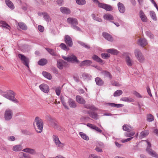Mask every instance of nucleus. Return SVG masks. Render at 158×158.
Here are the masks:
<instances>
[{
    "label": "nucleus",
    "mask_w": 158,
    "mask_h": 158,
    "mask_svg": "<svg viewBox=\"0 0 158 158\" xmlns=\"http://www.w3.org/2000/svg\"><path fill=\"white\" fill-rule=\"evenodd\" d=\"M34 125L35 129L38 133L42 131L44 126L43 120L38 117H36L35 119Z\"/></svg>",
    "instance_id": "f257e3e1"
},
{
    "label": "nucleus",
    "mask_w": 158,
    "mask_h": 158,
    "mask_svg": "<svg viewBox=\"0 0 158 158\" xmlns=\"http://www.w3.org/2000/svg\"><path fill=\"white\" fill-rule=\"evenodd\" d=\"M2 95L4 97L12 101L14 103H18L19 102L15 98V93L11 90H7Z\"/></svg>",
    "instance_id": "f03ea898"
},
{
    "label": "nucleus",
    "mask_w": 158,
    "mask_h": 158,
    "mask_svg": "<svg viewBox=\"0 0 158 158\" xmlns=\"http://www.w3.org/2000/svg\"><path fill=\"white\" fill-rule=\"evenodd\" d=\"M147 143V147L146 149L147 152L151 156L156 158H158V155L151 148V145L150 142L147 140H145Z\"/></svg>",
    "instance_id": "7ed1b4c3"
},
{
    "label": "nucleus",
    "mask_w": 158,
    "mask_h": 158,
    "mask_svg": "<svg viewBox=\"0 0 158 158\" xmlns=\"http://www.w3.org/2000/svg\"><path fill=\"white\" fill-rule=\"evenodd\" d=\"M135 55L138 61L140 63H143L145 60V58L141 51L136 49L135 50Z\"/></svg>",
    "instance_id": "20e7f679"
},
{
    "label": "nucleus",
    "mask_w": 158,
    "mask_h": 158,
    "mask_svg": "<svg viewBox=\"0 0 158 158\" xmlns=\"http://www.w3.org/2000/svg\"><path fill=\"white\" fill-rule=\"evenodd\" d=\"M18 56L20 59L23 64L27 66L29 69V59L26 57L23 54H19Z\"/></svg>",
    "instance_id": "39448f33"
},
{
    "label": "nucleus",
    "mask_w": 158,
    "mask_h": 158,
    "mask_svg": "<svg viewBox=\"0 0 158 158\" xmlns=\"http://www.w3.org/2000/svg\"><path fill=\"white\" fill-rule=\"evenodd\" d=\"M125 58L127 64L129 67L132 66L134 63V62L132 59L131 58L130 55L126 54L125 55Z\"/></svg>",
    "instance_id": "423d86ee"
},
{
    "label": "nucleus",
    "mask_w": 158,
    "mask_h": 158,
    "mask_svg": "<svg viewBox=\"0 0 158 158\" xmlns=\"http://www.w3.org/2000/svg\"><path fill=\"white\" fill-rule=\"evenodd\" d=\"M13 115V112L10 109L6 110L5 112L4 118L6 120H10L11 119Z\"/></svg>",
    "instance_id": "0eeeda50"
},
{
    "label": "nucleus",
    "mask_w": 158,
    "mask_h": 158,
    "mask_svg": "<svg viewBox=\"0 0 158 158\" xmlns=\"http://www.w3.org/2000/svg\"><path fill=\"white\" fill-rule=\"evenodd\" d=\"M98 7L104 9L107 11H111L113 10V8L111 6L105 3H99V5H98Z\"/></svg>",
    "instance_id": "6e6552de"
},
{
    "label": "nucleus",
    "mask_w": 158,
    "mask_h": 158,
    "mask_svg": "<svg viewBox=\"0 0 158 158\" xmlns=\"http://www.w3.org/2000/svg\"><path fill=\"white\" fill-rule=\"evenodd\" d=\"M52 137L53 141L57 146L59 147L62 148L64 146V144L60 142L57 136L54 135H53Z\"/></svg>",
    "instance_id": "1a4fd4ad"
},
{
    "label": "nucleus",
    "mask_w": 158,
    "mask_h": 158,
    "mask_svg": "<svg viewBox=\"0 0 158 158\" xmlns=\"http://www.w3.org/2000/svg\"><path fill=\"white\" fill-rule=\"evenodd\" d=\"M64 41L66 44L69 47H71L73 45L72 40L71 37L68 35L64 36Z\"/></svg>",
    "instance_id": "9d476101"
},
{
    "label": "nucleus",
    "mask_w": 158,
    "mask_h": 158,
    "mask_svg": "<svg viewBox=\"0 0 158 158\" xmlns=\"http://www.w3.org/2000/svg\"><path fill=\"white\" fill-rule=\"evenodd\" d=\"M67 22L71 25V27H72L75 25H77L78 22L77 19L73 18H69L67 19Z\"/></svg>",
    "instance_id": "9b49d317"
},
{
    "label": "nucleus",
    "mask_w": 158,
    "mask_h": 158,
    "mask_svg": "<svg viewBox=\"0 0 158 158\" xmlns=\"http://www.w3.org/2000/svg\"><path fill=\"white\" fill-rule=\"evenodd\" d=\"M39 87L41 90L45 93H48L49 91V87L46 84H42L40 85Z\"/></svg>",
    "instance_id": "f8f14e48"
},
{
    "label": "nucleus",
    "mask_w": 158,
    "mask_h": 158,
    "mask_svg": "<svg viewBox=\"0 0 158 158\" xmlns=\"http://www.w3.org/2000/svg\"><path fill=\"white\" fill-rule=\"evenodd\" d=\"M138 44L140 46L144 47L148 44V42L145 38H142L139 40Z\"/></svg>",
    "instance_id": "ddd939ff"
},
{
    "label": "nucleus",
    "mask_w": 158,
    "mask_h": 158,
    "mask_svg": "<svg viewBox=\"0 0 158 158\" xmlns=\"http://www.w3.org/2000/svg\"><path fill=\"white\" fill-rule=\"evenodd\" d=\"M103 37L107 40L110 42H112L113 41L114 39L112 36L108 33L103 32L102 34Z\"/></svg>",
    "instance_id": "4468645a"
},
{
    "label": "nucleus",
    "mask_w": 158,
    "mask_h": 158,
    "mask_svg": "<svg viewBox=\"0 0 158 158\" xmlns=\"http://www.w3.org/2000/svg\"><path fill=\"white\" fill-rule=\"evenodd\" d=\"M92 62L90 60H85L82 61L79 64V66L81 67L86 66H90L92 64Z\"/></svg>",
    "instance_id": "2eb2a0df"
},
{
    "label": "nucleus",
    "mask_w": 158,
    "mask_h": 158,
    "mask_svg": "<svg viewBox=\"0 0 158 158\" xmlns=\"http://www.w3.org/2000/svg\"><path fill=\"white\" fill-rule=\"evenodd\" d=\"M76 100L77 102L81 104H84L86 102L85 100L82 97L79 95L76 96Z\"/></svg>",
    "instance_id": "dca6fc26"
},
{
    "label": "nucleus",
    "mask_w": 158,
    "mask_h": 158,
    "mask_svg": "<svg viewBox=\"0 0 158 158\" xmlns=\"http://www.w3.org/2000/svg\"><path fill=\"white\" fill-rule=\"evenodd\" d=\"M118 7L119 11L121 13H123L125 11V8L124 5L120 2L118 3Z\"/></svg>",
    "instance_id": "f3484780"
},
{
    "label": "nucleus",
    "mask_w": 158,
    "mask_h": 158,
    "mask_svg": "<svg viewBox=\"0 0 158 158\" xmlns=\"http://www.w3.org/2000/svg\"><path fill=\"white\" fill-rule=\"evenodd\" d=\"M22 151L31 155H34L36 154V152L35 150L29 148H26L23 150Z\"/></svg>",
    "instance_id": "a211bd4d"
},
{
    "label": "nucleus",
    "mask_w": 158,
    "mask_h": 158,
    "mask_svg": "<svg viewBox=\"0 0 158 158\" xmlns=\"http://www.w3.org/2000/svg\"><path fill=\"white\" fill-rule=\"evenodd\" d=\"M139 17L143 22H146L147 21V18L146 16L143 11L141 10L139 12Z\"/></svg>",
    "instance_id": "6ab92c4d"
},
{
    "label": "nucleus",
    "mask_w": 158,
    "mask_h": 158,
    "mask_svg": "<svg viewBox=\"0 0 158 158\" xmlns=\"http://www.w3.org/2000/svg\"><path fill=\"white\" fill-rule=\"evenodd\" d=\"M88 113L89 116L92 118L95 119L98 118V115L96 113L90 111H88Z\"/></svg>",
    "instance_id": "aec40b11"
},
{
    "label": "nucleus",
    "mask_w": 158,
    "mask_h": 158,
    "mask_svg": "<svg viewBox=\"0 0 158 158\" xmlns=\"http://www.w3.org/2000/svg\"><path fill=\"white\" fill-rule=\"evenodd\" d=\"M60 10L63 14H69L70 12V9L65 7H61L60 8Z\"/></svg>",
    "instance_id": "412c9836"
},
{
    "label": "nucleus",
    "mask_w": 158,
    "mask_h": 158,
    "mask_svg": "<svg viewBox=\"0 0 158 158\" xmlns=\"http://www.w3.org/2000/svg\"><path fill=\"white\" fill-rule=\"evenodd\" d=\"M69 62H73L79 63L80 61L77 59V57L73 54H72L69 56Z\"/></svg>",
    "instance_id": "4be33fe9"
},
{
    "label": "nucleus",
    "mask_w": 158,
    "mask_h": 158,
    "mask_svg": "<svg viewBox=\"0 0 158 158\" xmlns=\"http://www.w3.org/2000/svg\"><path fill=\"white\" fill-rule=\"evenodd\" d=\"M68 103L69 106L71 108H75L77 107L75 102L72 98H69Z\"/></svg>",
    "instance_id": "5701e85b"
},
{
    "label": "nucleus",
    "mask_w": 158,
    "mask_h": 158,
    "mask_svg": "<svg viewBox=\"0 0 158 158\" xmlns=\"http://www.w3.org/2000/svg\"><path fill=\"white\" fill-rule=\"evenodd\" d=\"M106 52L108 53L114 55H117L119 53V52L118 50L113 48L107 49Z\"/></svg>",
    "instance_id": "b1692460"
},
{
    "label": "nucleus",
    "mask_w": 158,
    "mask_h": 158,
    "mask_svg": "<svg viewBox=\"0 0 158 158\" xmlns=\"http://www.w3.org/2000/svg\"><path fill=\"white\" fill-rule=\"evenodd\" d=\"M103 17L106 20L111 21L114 19L113 16L110 14H106L104 15Z\"/></svg>",
    "instance_id": "393cba45"
},
{
    "label": "nucleus",
    "mask_w": 158,
    "mask_h": 158,
    "mask_svg": "<svg viewBox=\"0 0 158 158\" xmlns=\"http://www.w3.org/2000/svg\"><path fill=\"white\" fill-rule=\"evenodd\" d=\"M122 127L123 130L127 132H130L133 130L132 127L129 125L125 124Z\"/></svg>",
    "instance_id": "a878e982"
},
{
    "label": "nucleus",
    "mask_w": 158,
    "mask_h": 158,
    "mask_svg": "<svg viewBox=\"0 0 158 158\" xmlns=\"http://www.w3.org/2000/svg\"><path fill=\"white\" fill-rule=\"evenodd\" d=\"M42 14L43 15L44 19L46 22H49L51 21V18L47 13L44 12L42 13Z\"/></svg>",
    "instance_id": "bb28decb"
},
{
    "label": "nucleus",
    "mask_w": 158,
    "mask_h": 158,
    "mask_svg": "<svg viewBox=\"0 0 158 158\" xmlns=\"http://www.w3.org/2000/svg\"><path fill=\"white\" fill-rule=\"evenodd\" d=\"M23 149L22 146L20 145H16L13 147V150L15 152L21 151Z\"/></svg>",
    "instance_id": "cd10ccee"
},
{
    "label": "nucleus",
    "mask_w": 158,
    "mask_h": 158,
    "mask_svg": "<svg viewBox=\"0 0 158 158\" xmlns=\"http://www.w3.org/2000/svg\"><path fill=\"white\" fill-rule=\"evenodd\" d=\"M120 100L126 102H133L135 100L132 98L130 97H123L120 99Z\"/></svg>",
    "instance_id": "c85d7f7f"
},
{
    "label": "nucleus",
    "mask_w": 158,
    "mask_h": 158,
    "mask_svg": "<svg viewBox=\"0 0 158 158\" xmlns=\"http://www.w3.org/2000/svg\"><path fill=\"white\" fill-rule=\"evenodd\" d=\"M95 81L96 84L99 86H102L104 84L103 81L99 77H97L95 78Z\"/></svg>",
    "instance_id": "c756f323"
},
{
    "label": "nucleus",
    "mask_w": 158,
    "mask_h": 158,
    "mask_svg": "<svg viewBox=\"0 0 158 158\" xmlns=\"http://www.w3.org/2000/svg\"><path fill=\"white\" fill-rule=\"evenodd\" d=\"M5 2L6 5L11 9L13 10L15 7L13 3L10 0H5Z\"/></svg>",
    "instance_id": "7c9ffc66"
},
{
    "label": "nucleus",
    "mask_w": 158,
    "mask_h": 158,
    "mask_svg": "<svg viewBox=\"0 0 158 158\" xmlns=\"http://www.w3.org/2000/svg\"><path fill=\"white\" fill-rule=\"evenodd\" d=\"M48 61L45 59H41L38 62V64L39 65L43 66L47 64Z\"/></svg>",
    "instance_id": "2f4dec72"
},
{
    "label": "nucleus",
    "mask_w": 158,
    "mask_h": 158,
    "mask_svg": "<svg viewBox=\"0 0 158 158\" xmlns=\"http://www.w3.org/2000/svg\"><path fill=\"white\" fill-rule=\"evenodd\" d=\"M109 106L111 107H115L118 108L122 107L124 106V105L122 104H117L112 103H109L107 104Z\"/></svg>",
    "instance_id": "473e14b6"
},
{
    "label": "nucleus",
    "mask_w": 158,
    "mask_h": 158,
    "mask_svg": "<svg viewBox=\"0 0 158 158\" xmlns=\"http://www.w3.org/2000/svg\"><path fill=\"white\" fill-rule=\"evenodd\" d=\"M149 133V131L148 130H145L141 132L140 134V136L141 138H144L147 136Z\"/></svg>",
    "instance_id": "72a5a7b5"
},
{
    "label": "nucleus",
    "mask_w": 158,
    "mask_h": 158,
    "mask_svg": "<svg viewBox=\"0 0 158 158\" xmlns=\"http://www.w3.org/2000/svg\"><path fill=\"white\" fill-rule=\"evenodd\" d=\"M42 74L44 77L49 80H51L52 78V77L50 74L46 72L43 71L42 72Z\"/></svg>",
    "instance_id": "f704fd0d"
},
{
    "label": "nucleus",
    "mask_w": 158,
    "mask_h": 158,
    "mask_svg": "<svg viewBox=\"0 0 158 158\" xmlns=\"http://www.w3.org/2000/svg\"><path fill=\"white\" fill-rule=\"evenodd\" d=\"M92 59L98 62L99 63H102V60L98 57L97 56L94 55L92 56Z\"/></svg>",
    "instance_id": "c9c22d12"
},
{
    "label": "nucleus",
    "mask_w": 158,
    "mask_h": 158,
    "mask_svg": "<svg viewBox=\"0 0 158 158\" xmlns=\"http://www.w3.org/2000/svg\"><path fill=\"white\" fill-rule=\"evenodd\" d=\"M45 49L52 56H56V52L54 51V50L48 48H46Z\"/></svg>",
    "instance_id": "e433bc0d"
},
{
    "label": "nucleus",
    "mask_w": 158,
    "mask_h": 158,
    "mask_svg": "<svg viewBox=\"0 0 158 158\" xmlns=\"http://www.w3.org/2000/svg\"><path fill=\"white\" fill-rule=\"evenodd\" d=\"M79 134L81 137L83 139L86 140H89V138L88 136L83 132H79Z\"/></svg>",
    "instance_id": "4c0bfd02"
},
{
    "label": "nucleus",
    "mask_w": 158,
    "mask_h": 158,
    "mask_svg": "<svg viewBox=\"0 0 158 158\" xmlns=\"http://www.w3.org/2000/svg\"><path fill=\"white\" fill-rule=\"evenodd\" d=\"M19 27L23 30H26L27 29V27L25 24L23 23H19Z\"/></svg>",
    "instance_id": "58836bf2"
},
{
    "label": "nucleus",
    "mask_w": 158,
    "mask_h": 158,
    "mask_svg": "<svg viewBox=\"0 0 158 158\" xmlns=\"http://www.w3.org/2000/svg\"><path fill=\"white\" fill-rule=\"evenodd\" d=\"M150 15L151 18L154 21H156L157 19L156 15L155 12L153 11H151L150 12Z\"/></svg>",
    "instance_id": "ea45409f"
},
{
    "label": "nucleus",
    "mask_w": 158,
    "mask_h": 158,
    "mask_svg": "<svg viewBox=\"0 0 158 158\" xmlns=\"http://www.w3.org/2000/svg\"><path fill=\"white\" fill-rule=\"evenodd\" d=\"M60 99L61 101L62 104H63L64 107H65V108L68 110L69 109V108L66 105V104L64 100V98L63 96H61Z\"/></svg>",
    "instance_id": "a19ab883"
},
{
    "label": "nucleus",
    "mask_w": 158,
    "mask_h": 158,
    "mask_svg": "<svg viewBox=\"0 0 158 158\" xmlns=\"http://www.w3.org/2000/svg\"><path fill=\"white\" fill-rule=\"evenodd\" d=\"M78 43L80 44L83 47L85 48L89 49L90 48V47L89 45H87V44L85 43L84 42H83L81 41H79L78 42Z\"/></svg>",
    "instance_id": "79ce46f5"
},
{
    "label": "nucleus",
    "mask_w": 158,
    "mask_h": 158,
    "mask_svg": "<svg viewBox=\"0 0 158 158\" xmlns=\"http://www.w3.org/2000/svg\"><path fill=\"white\" fill-rule=\"evenodd\" d=\"M60 47L65 51H68L69 50V48L64 43H61L60 45Z\"/></svg>",
    "instance_id": "37998d69"
},
{
    "label": "nucleus",
    "mask_w": 158,
    "mask_h": 158,
    "mask_svg": "<svg viewBox=\"0 0 158 158\" xmlns=\"http://www.w3.org/2000/svg\"><path fill=\"white\" fill-rule=\"evenodd\" d=\"M85 107L87 109H90L91 110H97V109L93 105H85Z\"/></svg>",
    "instance_id": "c03bdc74"
},
{
    "label": "nucleus",
    "mask_w": 158,
    "mask_h": 158,
    "mask_svg": "<svg viewBox=\"0 0 158 158\" xmlns=\"http://www.w3.org/2000/svg\"><path fill=\"white\" fill-rule=\"evenodd\" d=\"M123 94V91L121 90H118L116 91L114 94V97L118 96Z\"/></svg>",
    "instance_id": "a18cd8bd"
},
{
    "label": "nucleus",
    "mask_w": 158,
    "mask_h": 158,
    "mask_svg": "<svg viewBox=\"0 0 158 158\" xmlns=\"http://www.w3.org/2000/svg\"><path fill=\"white\" fill-rule=\"evenodd\" d=\"M92 17L94 19L97 21L99 22H102V20L101 18L96 16L94 14H92Z\"/></svg>",
    "instance_id": "49530a36"
},
{
    "label": "nucleus",
    "mask_w": 158,
    "mask_h": 158,
    "mask_svg": "<svg viewBox=\"0 0 158 158\" xmlns=\"http://www.w3.org/2000/svg\"><path fill=\"white\" fill-rule=\"evenodd\" d=\"M22 133L25 135H32L33 134L32 132L26 130H22Z\"/></svg>",
    "instance_id": "de8ad7c7"
},
{
    "label": "nucleus",
    "mask_w": 158,
    "mask_h": 158,
    "mask_svg": "<svg viewBox=\"0 0 158 158\" xmlns=\"http://www.w3.org/2000/svg\"><path fill=\"white\" fill-rule=\"evenodd\" d=\"M76 1L77 3L79 5H82L86 3L85 0H76Z\"/></svg>",
    "instance_id": "09e8293b"
},
{
    "label": "nucleus",
    "mask_w": 158,
    "mask_h": 158,
    "mask_svg": "<svg viewBox=\"0 0 158 158\" xmlns=\"http://www.w3.org/2000/svg\"><path fill=\"white\" fill-rule=\"evenodd\" d=\"M154 118L153 115L151 114H148L147 116V120L149 122H152L154 120Z\"/></svg>",
    "instance_id": "8fccbe9b"
},
{
    "label": "nucleus",
    "mask_w": 158,
    "mask_h": 158,
    "mask_svg": "<svg viewBox=\"0 0 158 158\" xmlns=\"http://www.w3.org/2000/svg\"><path fill=\"white\" fill-rule=\"evenodd\" d=\"M135 134V132L134 131H131L129 132H126L125 134V136L127 137H131L133 136Z\"/></svg>",
    "instance_id": "3c124183"
},
{
    "label": "nucleus",
    "mask_w": 158,
    "mask_h": 158,
    "mask_svg": "<svg viewBox=\"0 0 158 158\" xmlns=\"http://www.w3.org/2000/svg\"><path fill=\"white\" fill-rule=\"evenodd\" d=\"M110 55L107 53H102L101 54L102 57L104 59H107L110 57Z\"/></svg>",
    "instance_id": "603ef678"
},
{
    "label": "nucleus",
    "mask_w": 158,
    "mask_h": 158,
    "mask_svg": "<svg viewBox=\"0 0 158 158\" xmlns=\"http://www.w3.org/2000/svg\"><path fill=\"white\" fill-rule=\"evenodd\" d=\"M1 24H2V26L3 27H5L6 28H8L10 27L9 26L8 24L6 23L5 22L3 21H1L0 22Z\"/></svg>",
    "instance_id": "864d4df0"
},
{
    "label": "nucleus",
    "mask_w": 158,
    "mask_h": 158,
    "mask_svg": "<svg viewBox=\"0 0 158 158\" xmlns=\"http://www.w3.org/2000/svg\"><path fill=\"white\" fill-rule=\"evenodd\" d=\"M146 35L151 39H153L154 36L153 34H152L150 31H147L146 32Z\"/></svg>",
    "instance_id": "5fc2aeb1"
},
{
    "label": "nucleus",
    "mask_w": 158,
    "mask_h": 158,
    "mask_svg": "<svg viewBox=\"0 0 158 158\" xmlns=\"http://www.w3.org/2000/svg\"><path fill=\"white\" fill-rule=\"evenodd\" d=\"M61 91V88L60 87H58L56 88L55 92L57 95L59 96L60 95Z\"/></svg>",
    "instance_id": "6e6d98bb"
},
{
    "label": "nucleus",
    "mask_w": 158,
    "mask_h": 158,
    "mask_svg": "<svg viewBox=\"0 0 158 158\" xmlns=\"http://www.w3.org/2000/svg\"><path fill=\"white\" fill-rule=\"evenodd\" d=\"M94 130H95L96 131H97L98 133H102V134L104 135H105L104 133H102V131L98 127L95 126L94 127Z\"/></svg>",
    "instance_id": "4d7b16f0"
},
{
    "label": "nucleus",
    "mask_w": 158,
    "mask_h": 158,
    "mask_svg": "<svg viewBox=\"0 0 158 158\" xmlns=\"http://www.w3.org/2000/svg\"><path fill=\"white\" fill-rule=\"evenodd\" d=\"M104 74L106 77H108L110 79L112 78V76L110 73L107 71H105L104 72Z\"/></svg>",
    "instance_id": "13d9d810"
},
{
    "label": "nucleus",
    "mask_w": 158,
    "mask_h": 158,
    "mask_svg": "<svg viewBox=\"0 0 158 158\" xmlns=\"http://www.w3.org/2000/svg\"><path fill=\"white\" fill-rule=\"evenodd\" d=\"M95 150L98 152H103L101 148L97 145L95 148Z\"/></svg>",
    "instance_id": "bf43d9fd"
},
{
    "label": "nucleus",
    "mask_w": 158,
    "mask_h": 158,
    "mask_svg": "<svg viewBox=\"0 0 158 158\" xmlns=\"http://www.w3.org/2000/svg\"><path fill=\"white\" fill-rule=\"evenodd\" d=\"M57 66L60 69H62L63 68V66L62 63L60 62H58Z\"/></svg>",
    "instance_id": "052dcab7"
},
{
    "label": "nucleus",
    "mask_w": 158,
    "mask_h": 158,
    "mask_svg": "<svg viewBox=\"0 0 158 158\" xmlns=\"http://www.w3.org/2000/svg\"><path fill=\"white\" fill-rule=\"evenodd\" d=\"M38 29L41 32H43L44 30V27L41 26V25H39L38 27Z\"/></svg>",
    "instance_id": "680f3d73"
},
{
    "label": "nucleus",
    "mask_w": 158,
    "mask_h": 158,
    "mask_svg": "<svg viewBox=\"0 0 158 158\" xmlns=\"http://www.w3.org/2000/svg\"><path fill=\"white\" fill-rule=\"evenodd\" d=\"M50 124L51 126L53 127L56 128L57 127V125L56 123H55L54 120L51 123H50Z\"/></svg>",
    "instance_id": "e2e57ef3"
},
{
    "label": "nucleus",
    "mask_w": 158,
    "mask_h": 158,
    "mask_svg": "<svg viewBox=\"0 0 158 158\" xmlns=\"http://www.w3.org/2000/svg\"><path fill=\"white\" fill-rule=\"evenodd\" d=\"M86 125L87 127H90L91 129H94V127H95V125L94 124H92L91 123H88Z\"/></svg>",
    "instance_id": "0e129e2a"
},
{
    "label": "nucleus",
    "mask_w": 158,
    "mask_h": 158,
    "mask_svg": "<svg viewBox=\"0 0 158 158\" xmlns=\"http://www.w3.org/2000/svg\"><path fill=\"white\" fill-rule=\"evenodd\" d=\"M77 25H75L74 26L72 27H72L73 29L77 31H81V28L78 26H77Z\"/></svg>",
    "instance_id": "69168bd1"
},
{
    "label": "nucleus",
    "mask_w": 158,
    "mask_h": 158,
    "mask_svg": "<svg viewBox=\"0 0 158 158\" xmlns=\"http://www.w3.org/2000/svg\"><path fill=\"white\" fill-rule=\"evenodd\" d=\"M73 78L74 80V81L77 82H79L80 79L79 77L78 76H73Z\"/></svg>",
    "instance_id": "338daca9"
},
{
    "label": "nucleus",
    "mask_w": 158,
    "mask_h": 158,
    "mask_svg": "<svg viewBox=\"0 0 158 158\" xmlns=\"http://www.w3.org/2000/svg\"><path fill=\"white\" fill-rule=\"evenodd\" d=\"M88 158H101L99 156L95 155L94 154H91L89 156Z\"/></svg>",
    "instance_id": "774afa93"
}]
</instances>
